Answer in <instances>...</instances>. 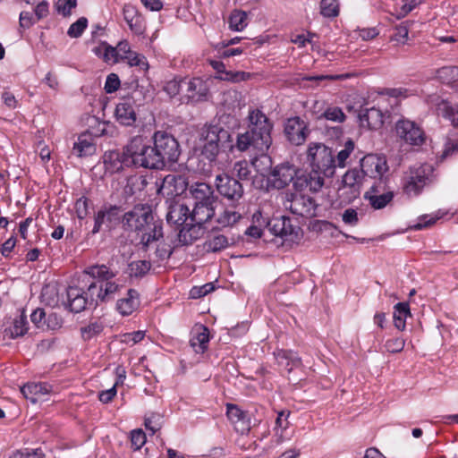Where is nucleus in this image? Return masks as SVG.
I'll return each mask as SVG.
<instances>
[{
	"instance_id": "60",
	"label": "nucleus",
	"mask_w": 458,
	"mask_h": 458,
	"mask_svg": "<svg viewBox=\"0 0 458 458\" xmlns=\"http://www.w3.org/2000/svg\"><path fill=\"white\" fill-rule=\"evenodd\" d=\"M114 50L116 52L115 55H117V63H119L127 59L130 52L131 51V48L130 44L123 40L120 41L116 47H114Z\"/></svg>"
},
{
	"instance_id": "22",
	"label": "nucleus",
	"mask_w": 458,
	"mask_h": 458,
	"mask_svg": "<svg viewBox=\"0 0 458 458\" xmlns=\"http://www.w3.org/2000/svg\"><path fill=\"white\" fill-rule=\"evenodd\" d=\"M226 414L230 421L234 425L235 429L241 434H245L250 429V421L247 414L237 405L228 403Z\"/></svg>"
},
{
	"instance_id": "45",
	"label": "nucleus",
	"mask_w": 458,
	"mask_h": 458,
	"mask_svg": "<svg viewBox=\"0 0 458 458\" xmlns=\"http://www.w3.org/2000/svg\"><path fill=\"white\" fill-rule=\"evenodd\" d=\"M436 76L444 83H454L458 81V67L457 66H445L438 69Z\"/></svg>"
},
{
	"instance_id": "59",
	"label": "nucleus",
	"mask_w": 458,
	"mask_h": 458,
	"mask_svg": "<svg viewBox=\"0 0 458 458\" xmlns=\"http://www.w3.org/2000/svg\"><path fill=\"white\" fill-rule=\"evenodd\" d=\"M77 0H58L56 8L59 13L64 16L71 14L72 10L76 7Z\"/></svg>"
},
{
	"instance_id": "27",
	"label": "nucleus",
	"mask_w": 458,
	"mask_h": 458,
	"mask_svg": "<svg viewBox=\"0 0 458 458\" xmlns=\"http://www.w3.org/2000/svg\"><path fill=\"white\" fill-rule=\"evenodd\" d=\"M50 386L45 383H28L21 388L23 396L30 400L31 403H36L42 396L48 394L50 392Z\"/></svg>"
},
{
	"instance_id": "19",
	"label": "nucleus",
	"mask_w": 458,
	"mask_h": 458,
	"mask_svg": "<svg viewBox=\"0 0 458 458\" xmlns=\"http://www.w3.org/2000/svg\"><path fill=\"white\" fill-rule=\"evenodd\" d=\"M186 189L187 182L183 177L168 174L164 178L161 186L158 188V192L168 197H174L181 195Z\"/></svg>"
},
{
	"instance_id": "51",
	"label": "nucleus",
	"mask_w": 458,
	"mask_h": 458,
	"mask_svg": "<svg viewBox=\"0 0 458 458\" xmlns=\"http://www.w3.org/2000/svg\"><path fill=\"white\" fill-rule=\"evenodd\" d=\"M323 117L335 123H343L346 116L342 108L338 106H329L323 113Z\"/></svg>"
},
{
	"instance_id": "42",
	"label": "nucleus",
	"mask_w": 458,
	"mask_h": 458,
	"mask_svg": "<svg viewBox=\"0 0 458 458\" xmlns=\"http://www.w3.org/2000/svg\"><path fill=\"white\" fill-rule=\"evenodd\" d=\"M105 165L106 170L111 173H117L123 169L125 164L123 163V154L118 152H110L105 155Z\"/></svg>"
},
{
	"instance_id": "64",
	"label": "nucleus",
	"mask_w": 458,
	"mask_h": 458,
	"mask_svg": "<svg viewBox=\"0 0 458 458\" xmlns=\"http://www.w3.org/2000/svg\"><path fill=\"white\" fill-rule=\"evenodd\" d=\"M445 115L452 122L454 127H458V105L448 106L446 103L443 104Z\"/></svg>"
},
{
	"instance_id": "53",
	"label": "nucleus",
	"mask_w": 458,
	"mask_h": 458,
	"mask_svg": "<svg viewBox=\"0 0 458 458\" xmlns=\"http://www.w3.org/2000/svg\"><path fill=\"white\" fill-rule=\"evenodd\" d=\"M130 273L134 276H144L150 269V264L145 260L133 261L129 265Z\"/></svg>"
},
{
	"instance_id": "38",
	"label": "nucleus",
	"mask_w": 458,
	"mask_h": 458,
	"mask_svg": "<svg viewBox=\"0 0 458 458\" xmlns=\"http://www.w3.org/2000/svg\"><path fill=\"white\" fill-rule=\"evenodd\" d=\"M363 176L358 169L348 170L343 176L342 183L344 187L351 189L352 193L356 194L359 192L360 187L362 183Z\"/></svg>"
},
{
	"instance_id": "4",
	"label": "nucleus",
	"mask_w": 458,
	"mask_h": 458,
	"mask_svg": "<svg viewBox=\"0 0 458 458\" xmlns=\"http://www.w3.org/2000/svg\"><path fill=\"white\" fill-rule=\"evenodd\" d=\"M201 154L210 162L216 160L218 154L233 148V140L229 131L219 125H207L200 133Z\"/></svg>"
},
{
	"instance_id": "14",
	"label": "nucleus",
	"mask_w": 458,
	"mask_h": 458,
	"mask_svg": "<svg viewBox=\"0 0 458 458\" xmlns=\"http://www.w3.org/2000/svg\"><path fill=\"white\" fill-rule=\"evenodd\" d=\"M361 172L364 175L382 181L388 166L384 157L369 154L360 161Z\"/></svg>"
},
{
	"instance_id": "6",
	"label": "nucleus",
	"mask_w": 458,
	"mask_h": 458,
	"mask_svg": "<svg viewBox=\"0 0 458 458\" xmlns=\"http://www.w3.org/2000/svg\"><path fill=\"white\" fill-rule=\"evenodd\" d=\"M307 161L315 171L331 177L335 172V159L331 148L323 143H310L307 149Z\"/></svg>"
},
{
	"instance_id": "21",
	"label": "nucleus",
	"mask_w": 458,
	"mask_h": 458,
	"mask_svg": "<svg viewBox=\"0 0 458 458\" xmlns=\"http://www.w3.org/2000/svg\"><path fill=\"white\" fill-rule=\"evenodd\" d=\"M72 152L78 157H84L95 154L96 142L93 135L89 131L80 134L73 143Z\"/></svg>"
},
{
	"instance_id": "40",
	"label": "nucleus",
	"mask_w": 458,
	"mask_h": 458,
	"mask_svg": "<svg viewBox=\"0 0 458 458\" xmlns=\"http://www.w3.org/2000/svg\"><path fill=\"white\" fill-rule=\"evenodd\" d=\"M248 25L247 13L242 10H233L229 17V28L233 31H242Z\"/></svg>"
},
{
	"instance_id": "41",
	"label": "nucleus",
	"mask_w": 458,
	"mask_h": 458,
	"mask_svg": "<svg viewBox=\"0 0 458 458\" xmlns=\"http://www.w3.org/2000/svg\"><path fill=\"white\" fill-rule=\"evenodd\" d=\"M276 359L278 363L284 366L288 372L301 365V359L292 352L280 351Z\"/></svg>"
},
{
	"instance_id": "48",
	"label": "nucleus",
	"mask_w": 458,
	"mask_h": 458,
	"mask_svg": "<svg viewBox=\"0 0 458 458\" xmlns=\"http://www.w3.org/2000/svg\"><path fill=\"white\" fill-rule=\"evenodd\" d=\"M253 221L258 223V225H252L249 227L246 233L250 236L259 238L262 235V230L260 226L267 225L268 220L267 218H263L261 212L258 211L253 215Z\"/></svg>"
},
{
	"instance_id": "49",
	"label": "nucleus",
	"mask_w": 458,
	"mask_h": 458,
	"mask_svg": "<svg viewBox=\"0 0 458 458\" xmlns=\"http://www.w3.org/2000/svg\"><path fill=\"white\" fill-rule=\"evenodd\" d=\"M354 150V142L351 140H347L344 144V147L342 150H340L337 154L335 163L339 167H344L346 165V161L349 158L350 155Z\"/></svg>"
},
{
	"instance_id": "57",
	"label": "nucleus",
	"mask_w": 458,
	"mask_h": 458,
	"mask_svg": "<svg viewBox=\"0 0 458 458\" xmlns=\"http://www.w3.org/2000/svg\"><path fill=\"white\" fill-rule=\"evenodd\" d=\"M145 337V332L144 331H134V332H131V333H126V334H123L120 336V340L122 343L123 344H129V345H133V344H136L138 343H140V341H142Z\"/></svg>"
},
{
	"instance_id": "7",
	"label": "nucleus",
	"mask_w": 458,
	"mask_h": 458,
	"mask_svg": "<svg viewBox=\"0 0 458 458\" xmlns=\"http://www.w3.org/2000/svg\"><path fill=\"white\" fill-rule=\"evenodd\" d=\"M155 156H157L158 169L162 168L165 162H176L180 156L179 143L171 134L158 131L154 136Z\"/></svg>"
},
{
	"instance_id": "43",
	"label": "nucleus",
	"mask_w": 458,
	"mask_h": 458,
	"mask_svg": "<svg viewBox=\"0 0 458 458\" xmlns=\"http://www.w3.org/2000/svg\"><path fill=\"white\" fill-rule=\"evenodd\" d=\"M41 300L50 307L58 306L60 296L59 289L56 284H47L41 292Z\"/></svg>"
},
{
	"instance_id": "26",
	"label": "nucleus",
	"mask_w": 458,
	"mask_h": 458,
	"mask_svg": "<svg viewBox=\"0 0 458 458\" xmlns=\"http://www.w3.org/2000/svg\"><path fill=\"white\" fill-rule=\"evenodd\" d=\"M189 219L191 220V213L186 205L181 203L170 205L166 214V220L169 224L182 225Z\"/></svg>"
},
{
	"instance_id": "29",
	"label": "nucleus",
	"mask_w": 458,
	"mask_h": 458,
	"mask_svg": "<svg viewBox=\"0 0 458 458\" xmlns=\"http://www.w3.org/2000/svg\"><path fill=\"white\" fill-rule=\"evenodd\" d=\"M123 17L131 30L136 34H142L144 31V20L139 15L137 9L131 4L124 5Z\"/></svg>"
},
{
	"instance_id": "33",
	"label": "nucleus",
	"mask_w": 458,
	"mask_h": 458,
	"mask_svg": "<svg viewBox=\"0 0 458 458\" xmlns=\"http://www.w3.org/2000/svg\"><path fill=\"white\" fill-rule=\"evenodd\" d=\"M117 216L118 209L115 207L98 210L95 216V224L92 229V233L95 234L98 233L103 225H106L108 226V224L116 219Z\"/></svg>"
},
{
	"instance_id": "10",
	"label": "nucleus",
	"mask_w": 458,
	"mask_h": 458,
	"mask_svg": "<svg viewBox=\"0 0 458 458\" xmlns=\"http://www.w3.org/2000/svg\"><path fill=\"white\" fill-rule=\"evenodd\" d=\"M283 205L285 209L298 216L309 217L316 214L315 201L306 195L286 193Z\"/></svg>"
},
{
	"instance_id": "63",
	"label": "nucleus",
	"mask_w": 458,
	"mask_h": 458,
	"mask_svg": "<svg viewBox=\"0 0 458 458\" xmlns=\"http://www.w3.org/2000/svg\"><path fill=\"white\" fill-rule=\"evenodd\" d=\"M343 222L350 226H355L359 223L358 213L353 208H347L342 215Z\"/></svg>"
},
{
	"instance_id": "36",
	"label": "nucleus",
	"mask_w": 458,
	"mask_h": 458,
	"mask_svg": "<svg viewBox=\"0 0 458 458\" xmlns=\"http://www.w3.org/2000/svg\"><path fill=\"white\" fill-rule=\"evenodd\" d=\"M28 330L26 318L21 314L15 317L10 326L4 329V335L9 338L22 336Z\"/></svg>"
},
{
	"instance_id": "28",
	"label": "nucleus",
	"mask_w": 458,
	"mask_h": 458,
	"mask_svg": "<svg viewBox=\"0 0 458 458\" xmlns=\"http://www.w3.org/2000/svg\"><path fill=\"white\" fill-rule=\"evenodd\" d=\"M208 329L202 325L195 326L192 330L191 338V345L194 348L195 352H204L208 348Z\"/></svg>"
},
{
	"instance_id": "25",
	"label": "nucleus",
	"mask_w": 458,
	"mask_h": 458,
	"mask_svg": "<svg viewBox=\"0 0 458 458\" xmlns=\"http://www.w3.org/2000/svg\"><path fill=\"white\" fill-rule=\"evenodd\" d=\"M271 231L276 236L285 240L293 241L298 236V228L293 226L291 220L285 216H281L274 220Z\"/></svg>"
},
{
	"instance_id": "11",
	"label": "nucleus",
	"mask_w": 458,
	"mask_h": 458,
	"mask_svg": "<svg viewBox=\"0 0 458 458\" xmlns=\"http://www.w3.org/2000/svg\"><path fill=\"white\" fill-rule=\"evenodd\" d=\"M396 136L411 146H420L425 141L422 129L414 122L402 119L395 123Z\"/></svg>"
},
{
	"instance_id": "15",
	"label": "nucleus",
	"mask_w": 458,
	"mask_h": 458,
	"mask_svg": "<svg viewBox=\"0 0 458 458\" xmlns=\"http://www.w3.org/2000/svg\"><path fill=\"white\" fill-rule=\"evenodd\" d=\"M116 121L124 126H131L137 120L136 104L131 97H126L116 105L114 112Z\"/></svg>"
},
{
	"instance_id": "52",
	"label": "nucleus",
	"mask_w": 458,
	"mask_h": 458,
	"mask_svg": "<svg viewBox=\"0 0 458 458\" xmlns=\"http://www.w3.org/2000/svg\"><path fill=\"white\" fill-rule=\"evenodd\" d=\"M233 174L242 180L248 179L250 174V165L246 160L235 162L233 168Z\"/></svg>"
},
{
	"instance_id": "24",
	"label": "nucleus",
	"mask_w": 458,
	"mask_h": 458,
	"mask_svg": "<svg viewBox=\"0 0 458 458\" xmlns=\"http://www.w3.org/2000/svg\"><path fill=\"white\" fill-rule=\"evenodd\" d=\"M189 191L195 203L215 204L217 200L211 186L205 182H196Z\"/></svg>"
},
{
	"instance_id": "3",
	"label": "nucleus",
	"mask_w": 458,
	"mask_h": 458,
	"mask_svg": "<svg viewBox=\"0 0 458 458\" xmlns=\"http://www.w3.org/2000/svg\"><path fill=\"white\" fill-rule=\"evenodd\" d=\"M123 163L127 167L138 166L151 169H158L157 156H155L154 148L150 140L142 136L132 138L124 147Z\"/></svg>"
},
{
	"instance_id": "58",
	"label": "nucleus",
	"mask_w": 458,
	"mask_h": 458,
	"mask_svg": "<svg viewBox=\"0 0 458 458\" xmlns=\"http://www.w3.org/2000/svg\"><path fill=\"white\" fill-rule=\"evenodd\" d=\"M146 443V435L141 429L131 432V444L134 450H140Z\"/></svg>"
},
{
	"instance_id": "2",
	"label": "nucleus",
	"mask_w": 458,
	"mask_h": 458,
	"mask_svg": "<svg viewBox=\"0 0 458 458\" xmlns=\"http://www.w3.org/2000/svg\"><path fill=\"white\" fill-rule=\"evenodd\" d=\"M123 221L129 228L140 235V241L146 246L162 236L161 224L154 219L149 206H135L124 215Z\"/></svg>"
},
{
	"instance_id": "55",
	"label": "nucleus",
	"mask_w": 458,
	"mask_h": 458,
	"mask_svg": "<svg viewBox=\"0 0 458 458\" xmlns=\"http://www.w3.org/2000/svg\"><path fill=\"white\" fill-rule=\"evenodd\" d=\"M405 345V340L402 337H395L392 339H388L385 344L384 348L386 352L390 353L400 352L403 350Z\"/></svg>"
},
{
	"instance_id": "50",
	"label": "nucleus",
	"mask_w": 458,
	"mask_h": 458,
	"mask_svg": "<svg viewBox=\"0 0 458 458\" xmlns=\"http://www.w3.org/2000/svg\"><path fill=\"white\" fill-rule=\"evenodd\" d=\"M125 61L130 66H138L144 71L148 69V64L146 57L143 55H140L132 50L130 52Z\"/></svg>"
},
{
	"instance_id": "23",
	"label": "nucleus",
	"mask_w": 458,
	"mask_h": 458,
	"mask_svg": "<svg viewBox=\"0 0 458 458\" xmlns=\"http://www.w3.org/2000/svg\"><path fill=\"white\" fill-rule=\"evenodd\" d=\"M140 303L138 292L129 289L125 296L117 300L116 310L123 317L130 316L139 308Z\"/></svg>"
},
{
	"instance_id": "34",
	"label": "nucleus",
	"mask_w": 458,
	"mask_h": 458,
	"mask_svg": "<svg viewBox=\"0 0 458 458\" xmlns=\"http://www.w3.org/2000/svg\"><path fill=\"white\" fill-rule=\"evenodd\" d=\"M411 316L410 306L407 302H399L394 306V325L400 330L403 331L406 327V319Z\"/></svg>"
},
{
	"instance_id": "20",
	"label": "nucleus",
	"mask_w": 458,
	"mask_h": 458,
	"mask_svg": "<svg viewBox=\"0 0 458 458\" xmlns=\"http://www.w3.org/2000/svg\"><path fill=\"white\" fill-rule=\"evenodd\" d=\"M384 114L378 108L371 107L361 110L359 122L361 128L367 130H378L384 123Z\"/></svg>"
},
{
	"instance_id": "37",
	"label": "nucleus",
	"mask_w": 458,
	"mask_h": 458,
	"mask_svg": "<svg viewBox=\"0 0 458 458\" xmlns=\"http://www.w3.org/2000/svg\"><path fill=\"white\" fill-rule=\"evenodd\" d=\"M92 52L108 64H117V55L114 47L106 42H100L92 48Z\"/></svg>"
},
{
	"instance_id": "35",
	"label": "nucleus",
	"mask_w": 458,
	"mask_h": 458,
	"mask_svg": "<svg viewBox=\"0 0 458 458\" xmlns=\"http://www.w3.org/2000/svg\"><path fill=\"white\" fill-rule=\"evenodd\" d=\"M259 142V137L256 135V133H253L251 130H250L242 134L238 135L236 147L240 151H245L250 147H253L258 151H267V149L259 148V145H258Z\"/></svg>"
},
{
	"instance_id": "44",
	"label": "nucleus",
	"mask_w": 458,
	"mask_h": 458,
	"mask_svg": "<svg viewBox=\"0 0 458 458\" xmlns=\"http://www.w3.org/2000/svg\"><path fill=\"white\" fill-rule=\"evenodd\" d=\"M448 212L439 209L435 214L431 215H424L420 217H419V221L414 224L411 228L414 230H421L423 228H427L433 224H435L438 219L444 217L445 215H447Z\"/></svg>"
},
{
	"instance_id": "9",
	"label": "nucleus",
	"mask_w": 458,
	"mask_h": 458,
	"mask_svg": "<svg viewBox=\"0 0 458 458\" xmlns=\"http://www.w3.org/2000/svg\"><path fill=\"white\" fill-rule=\"evenodd\" d=\"M433 166L424 164L411 170V174L403 185L404 192L409 196L418 195L423 187L431 181Z\"/></svg>"
},
{
	"instance_id": "1",
	"label": "nucleus",
	"mask_w": 458,
	"mask_h": 458,
	"mask_svg": "<svg viewBox=\"0 0 458 458\" xmlns=\"http://www.w3.org/2000/svg\"><path fill=\"white\" fill-rule=\"evenodd\" d=\"M85 274L96 280L88 285L87 292L78 286L66 289V301L63 303L72 312L83 310L89 300L95 304L112 301L124 289L122 281L114 279L115 273L105 265L91 266Z\"/></svg>"
},
{
	"instance_id": "54",
	"label": "nucleus",
	"mask_w": 458,
	"mask_h": 458,
	"mask_svg": "<svg viewBox=\"0 0 458 458\" xmlns=\"http://www.w3.org/2000/svg\"><path fill=\"white\" fill-rule=\"evenodd\" d=\"M321 13L326 17H335L338 14L339 8L336 0H322Z\"/></svg>"
},
{
	"instance_id": "46",
	"label": "nucleus",
	"mask_w": 458,
	"mask_h": 458,
	"mask_svg": "<svg viewBox=\"0 0 458 458\" xmlns=\"http://www.w3.org/2000/svg\"><path fill=\"white\" fill-rule=\"evenodd\" d=\"M391 41L395 42L397 46H403L409 40V22L404 21L395 27Z\"/></svg>"
},
{
	"instance_id": "62",
	"label": "nucleus",
	"mask_w": 458,
	"mask_h": 458,
	"mask_svg": "<svg viewBox=\"0 0 458 458\" xmlns=\"http://www.w3.org/2000/svg\"><path fill=\"white\" fill-rule=\"evenodd\" d=\"M215 290V286L213 283H208L201 286L193 287L190 294L192 298H200L202 296L207 295L208 293L213 292Z\"/></svg>"
},
{
	"instance_id": "8",
	"label": "nucleus",
	"mask_w": 458,
	"mask_h": 458,
	"mask_svg": "<svg viewBox=\"0 0 458 458\" xmlns=\"http://www.w3.org/2000/svg\"><path fill=\"white\" fill-rule=\"evenodd\" d=\"M250 130L259 137L260 148L268 149L272 144L271 131L272 123L265 114L259 109H253L249 113Z\"/></svg>"
},
{
	"instance_id": "12",
	"label": "nucleus",
	"mask_w": 458,
	"mask_h": 458,
	"mask_svg": "<svg viewBox=\"0 0 458 458\" xmlns=\"http://www.w3.org/2000/svg\"><path fill=\"white\" fill-rule=\"evenodd\" d=\"M187 89V98L190 101L204 102L210 97V89L214 84V79L211 76L193 77L185 82Z\"/></svg>"
},
{
	"instance_id": "31",
	"label": "nucleus",
	"mask_w": 458,
	"mask_h": 458,
	"mask_svg": "<svg viewBox=\"0 0 458 458\" xmlns=\"http://www.w3.org/2000/svg\"><path fill=\"white\" fill-rule=\"evenodd\" d=\"M242 218L238 206L225 208L216 216V222L221 227H229L236 225Z\"/></svg>"
},
{
	"instance_id": "5",
	"label": "nucleus",
	"mask_w": 458,
	"mask_h": 458,
	"mask_svg": "<svg viewBox=\"0 0 458 458\" xmlns=\"http://www.w3.org/2000/svg\"><path fill=\"white\" fill-rule=\"evenodd\" d=\"M297 177V170L289 164H281L274 167L266 179L255 177L253 185L260 190L269 191L271 190H282L288 186Z\"/></svg>"
},
{
	"instance_id": "13",
	"label": "nucleus",
	"mask_w": 458,
	"mask_h": 458,
	"mask_svg": "<svg viewBox=\"0 0 458 458\" xmlns=\"http://www.w3.org/2000/svg\"><path fill=\"white\" fill-rule=\"evenodd\" d=\"M216 187L222 196L233 201H238L243 195L242 185L225 174L216 175Z\"/></svg>"
},
{
	"instance_id": "17",
	"label": "nucleus",
	"mask_w": 458,
	"mask_h": 458,
	"mask_svg": "<svg viewBox=\"0 0 458 458\" xmlns=\"http://www.w3.org/2000/svg\"><path fill=\"white\" fill-rule=\"evenodd\" d=\"M284 134L291 143L301 145L308 135L306 123L299 117L289 118L284 124Z\"/></svg>"
},
{
	"instance_id": "47",
	"label": "nucleus",
	"mask_w": 458,
	"mask_h": 458,
	"mask_svg": "<svg viewBox=\"0 0 458 458\" xmlns=\"http://www.w3.org/2000/svg\"><path fill=\"white\" fill-rule=\"evenodd\" d=\"M253 74L243 71H229L225 75L221 77V81H229L232 83H240L250 80Z\"/></svg>"
},
{
	"instance_id": "61",
	"label": "nucleus",
	"mask_w": 458,
	"mask_h": 458,
	"mask_svg": "<svg viewBox=\"0 0 458 458\" xmlns=\"http://www.w3.org/2000/svg\"><path fill=\"white\" fill-rule=\"evenodd\" d=\"M120 84L119 77L115 73H110L106 77L104 89L106 93H114L119 89Z\"/></svg>"
},
{
	"instance_id": "32",
	"label": "nucleus",
	"mask_w": 458,
	"mask_h": 458,
	"mask_svg": "<svg viewBox=\"0 0 458 458\" xmlns=\"http://www.w3.org/2000/svg\"><path fill=\"white\" fill-rule=\"evenodd\" d=\"M223 105L225 108L233 112L241 110L246 105L245 98L241 91L235 89H229L224 92Z\"/></svg>"
},
{
	"instance_id": "16",
	"label": "nucleus",
	"mask_w": 458,
	"mask_h": 458,
	"mask_svg": "<svg viewBox=\"0 0 458 458\" xmlns=\"http://www.w3.org/2000/svg\"><path fill=\"white\" fill-rule=\"evenodd\" d=\"M325 177L321 172L311 171L307 174L297 175L293 181V187L296 191L309 190L313 192L320 191L325 182Z\"/></svg>"
},
{
	"instance_id": "39",
	"label": "nucleus",
	"mask_w": 458,
	"mask_h": 458,
	"mask_svg": "<svg viewBox=\"0 0 458 458\" xmlns=\"http://www.w3.org/2000/svg\"><path fill=\"white\" fill-rule=\"evenodd\" d=\"M251 165L259 174V176H257L259 179H266L267 174L273 169L272 159L267 155H261L260 157H255L252 160Z\"/></svg>"
},
{
	"instance_id": "18",
	"label": "nucleus",
	"mask_w": 458,
	"mask_h": 458,
	"mask_svg": "<svg viewBox=\"0 0 458 458\" xmlns=\"http://www.w3.org/2000/svg\"><path fill=\"white\" fill-rule=\"evenodd\" d=\"M385 186V182L380 181L377 184L371 186L365 193V198L376 209L385 208L393 199V192L389 190L386 191Z\"/></svg>"
},
{
	"instance_id": "30",
	"label": "nucleus",
	"mask_w": 458,
	"mask_h": 458,
	"mask_svg": "<svg viewBox=\"0 0 458 458\" xmlns=\"http://www.w3.org/2000/svg\"><path fill=\"white\" fill-rule=\"evenodd\" d=\"M214 216V204L195 203L191 213V221L192 224L202 225Z\"/></svg>"
},
{
	"instance_id": "56",
	"label": "nucleus",
	"mask_w": 458,
	"mask_h": 458,
	"mask_svg": "<svg viewBox=\"0 0 458 458\" xmlns=\"http://www.w3.org/2000/svg\"><path fill=\"white\" fill-rule=\"evenodd\" d=\"M87 26L88 20L84 17H81L70 26L67 34L71 38H78L83 33Z\"/></svg>"
}]
</instances>
